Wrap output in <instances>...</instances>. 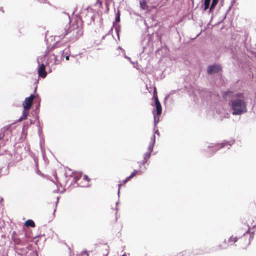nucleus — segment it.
<instances>
[{
    "label": "nucleus",
    "mask_w": 256,
    "mask_h": 256,
    "mask_svg": "<svg viewBox=\"0 0 256 256\" xmlns=\"http://www.w3.org/2000/svg\"><path fill=\"white\" fill-rule=\"evenodd\" d=\"M228 105L233 115L241 116L247 112L246 98L242 93L234 94Z\"/></svg>",
    "instance_id": "f257e3e1"
},
{
    "label": "nucleus",
    "mask_w": 256,
    "mask_h": 256,
    "mask_svg": "<svg viewBox=\"0 0 256 256\" xmlns=\"http://www.w3.org/2000/svg\"><path fill=\"white\" fill-rule=\"evenodd\" d=\"M60 32L58 36L60 38H64L66 36V38L70 42H74L78 40L82 34L83 31L80 26L78 24L72 26L68 30L66 28H60Z\"/></svg>",
    "instance_id": "f03ea898"
},
{
    "label": "nucleus",
    "mask_w": 256,
    "mask_h": 256,
    "mask_svg": "<svg viewBox=\"0 0 256 256\" xmlns=\"http://www.w3.org/2000/svg\"><path fill=\"white\" fill-rule=\"evenodd\" d=\"M45 54L40 56L37 58H36V62L38 64V76L42 78H44L46 77L47 75V72L46 71V66L43 63L44 61V60L46 57V55L48 54V52L46 51Z\"/></svg>",
    "instance_id": "7ed1b4c3"
},
{
    "label": "nucleus",
    "mask_w": 256,
    "mask_h": 256,
    "mask_svg": "<svg viewBox=\"0 0 256 256\" xmlns=\"http://www.w3.org/2000/svg\"><path fill=\"white\" fill-rule=\"evenodd\" d=\"M234 142V140H230L229 141H224L221 144H210L208 146V148H213L215 152L217 151L218 149L223 148L226 146H228V148H230V146H231Z\"/></svg>",
    "instance_id": "20e7f679"
},
{
    "label": "nucleus",
    "mask_w": 256,
    "mask_h": 256,
    "mask_svg": "<svg viewBox=\"0 0 256 256\" xmlns=\"http://www.w3.org/2000/svg\"><path fill=\"white\" fill-rule=\"evenodd\" d=\"M60 60L54 54H50L48 58L46 64L49 66L58 64L60 63Z\"/></svg>",
    "instance_id": "39448f33"
},
{
    "label": "nucleus",
    "mask_w": 256,
    "mask_h": 256,
    "mask_svg": "<svg viewBox=\"0 0 256 256\" xmlns=\"http://www.w3.org/2000/svg\"><path fill=\"white\" fill-rule=\"evenodd\" d=\"M34 97V94H31L29 97L25 98L23 103V106L24 110H29L31 108Z\"/></svg>",
    "instance_id": "423d86ee"
},
{
    "label": "nucleus",
    "mask_w": 256,
    "mask_h": 256,
    "mask_svg": "<svg viewBox=\"0 0 256 256\" xmlns=\"http://www.w3.org/2000/svg\"><path fill=\"white\" fill-rule=\"evenodd\" d=\"M22 160L21 156L18 153H15L12 157L11 161L8 164V169L14 166L16 164Z\"/></svg>",
    "instance_id": "0eeeda50"
},
{
    "label": "nucleus",
    "mask_w": 256,
    "mask_h": 256,
    "mask_svg": "<svg viewBox=\"0 0 256 256\" xmlns=\"http://www.w3.org/2000/svg\"><path fill=\"white\" fill-rule=\"evenodd\" d=\"M153 98L154 101V105L156 108V114L160 116L162 112V108L161 104L158 100L157 95L155 94H154Z\"/></svg>",
    "instance_id": "6e6552de"
},
{
    "label": "nucleus",
    "mask_w": 256,
    "mask_h": 256,
    "mask_svg": "<svg viewBox=\"0 0 256 256\" xmlns=\"http://www.w3.org/2000/svg\"><path fill=\"white\" fill-rule=\"evenodd\" d=\"M220 70L221 68L219 65L213 64L208 66L207 72L209 74H212L218 72Z\"/></svg>",
    "instance_id": "1a4fd4ad"
},
{
    "label": "nucleus",
    "mask_w": 256,
    "mask_h": 256,
    "mask_svg": "<svg viewBox=\"0 0 256 256\" xmlns=\"http://www.w3.org/2000/svg\"><path fill=\"white\" fill-rule=\"evenodd\" d=\"M140 8L144 10H147L148 8V6L147 5V2L146 0H140Z\"/></svg>",
    "instance_id": "9d476101"
},
{
    "label": "nucleus",
    "mask_w": 256,
    "mask_h": 256,
    "mask_svg": "<svg viewBox=\"0 0 256 256\" xmlns=\"http://www.w3.org/2000/svg\"><path fill=\"white\" fill-rule=\"evenodd\" d=\"M60 52H62L61 56H60V59H62L64 56H66L68 54H70V50L68 48H65L64 50H60Z\"/></svg>",
    "instance_id": "9b49d317"
},
{
    "label": "nucleus",
    "mask_w": 256,
    "mask_h": 256,
    "mask_svg": "<svg viewBox=\"0 0 256 256\" xmlns=\"http://www.w3.org/2000/svg\"><path fill=\"white\" fill-rule=\"evenodd\" d=\"M28 110H26L24 109L22 112V116L19 118L20 121L26 118L28 115Z\"/></svg>",
    "instance_id": "f8f14e48"
},
{
    "label": "nucleus",
    "mask_w": 256,
    "mask_h": 256,
    "mask_svg": "<svg viewBox=\"0 0 256 256\" xmlns=\"http://www.w3.org/2000/svg\"><path fill=\"white\" fill-rule=\"evenodd\" d=\"M24 225L26 226H30L32 228H34L35 226L34 222L32 220H28L26 221Z\"/></svg>",
    "instance_id": "ddd939ff"
},
{
    "label": "nucleus",
    "mask_w": 256,
    "mask_h": 256,
    "mask_svg": "<svg viewBox=\"0 0 256 256\" xmlns=\"http://www.w3.org/2000/svg\"><path fill=\"white\" fill-rule=\"evenodd\" d=\"M13 241L15 244L20 246H24L25 244L24 242H22L19 238H14Z\"/></svg>",
    "instance_id": "4468645a"
},
{
    "label": "nucleus",
    "mask_w": 256,
    "mask_h": 256,
    "mask_svg": "<svg viewBox=\"0 0 256 256\" xmlns=\"http://www.w3.org/2000/svg\"><path fill=\"white\" fill-rule=\"evenodd\" d=\"M211 0H204V10H208L210 6Z\"/></svg>",
    "instance_id": "2eb2a0df"
},
{
    "label": "nucleus",
    "mask_w": 256,
    "mask_h": 256,
    "mask_svg": "<svg viewBox=\"0 0 256 256\" xmlns=\"http://www.w3.org/2000/svg\"><path fill=\"white\" fill-rule=\"evenodd\" d=\"M218 2V0H212V3L210 6V11L212 10V9H214V8L216 6Z\"/></svg>",
    "instance_id": "dca6fc26"
},
{
    "label": "nucleus",
    "mask_w": 256,
    "mask_h": 256,
    "mask_svg": "<svg viewBox=\"0 0 256 256\" xmlns=\"http://www.w3.org/2000/svg\"><path fill=\"white\" fill-rule=\"evenodd\" d=\"M238 239V238H237L236 236L233 237L232 236H230L229 238V239L228 240V242H229V243H230V242L234 243V242H237Z\"/></svg>",
    "instance_id": "f3484780"
},
{
    "label": "nucleus",
    "mask_w": 256,
    "mask_h": 256,
    "mask_svg": "<svg viewBox=\"0 0 256 256\" xmlns=\"http://www.w3.org/2000/svg\"><path fill=\"white\" fill-rule=\"evenodd\" d=\"M151 156V152H147L145 153L144 155V159L148 162V159L150 158Z\"/></svg>",
    "instance_id": "a211bd4d"
},
{
    "label": "nucleus",
    "mask_w": 256,
    "mask_h": 256,
    "mask_svg": "<svg viewBox=\"0 0 256 256\" xmlns=\"http://www.w3.org/2000/svg\"><path fill=\"white\" fill-rule=\"evenodd\" d=\"M190 256V252H187L186 251L182 252L176 255V256Z\"/></svg>",
    "instance_id": "6ab92c4d"
},
{
    "label": "nucleus",
    "mask_w": 256,
    "mask_h": 256,
    "mask_svg": "<svg viewBox=\"0 0 256 256\" xmlns=\"http://www.w3.org/2000/svg\"><path fill=\"white\" fill-rule=\"evenodd\" d=\"M154 144L150 142L148 147V152H152L153 151V148Z\"/></svg>",
    "instance_id": "aec40b11"
},
{
    "label": "nucleus",
    "mask_w": 256,
    "mask_h": 256,
    "mask_svg": "<svg viewBox=\"0 0 256 256\" xmlns=\"http://www.w3.org/2000/svg\"><path fill=\"white\" fill-rule=\"evenodd\" d=\"M159 122V117L156 116L155 114H154V125L156 126Z\"/></svg>",
    "instance_id": "412c9836"
},
{
    "label": "nucleus",
    "mask_w": 256,
    "mask_h": 256,
    "mask_svg": "<svg viewBox=\"0 0 256 256\" xmlns=\"http://www.w3.org/2000/svg\"><path fill=\"white\" fill-rule=\"evenodd\" d=\"M138 170H134V172L130 174V177L132 178L136 174L137 172H138Z\"/></svg>",
    "instance_id": "4be33fe9"
},
{
    "label": "nucleus",
    "mask_w": 256,
    "mask_h": 256,
    "mask_svg": "<svg viewBox=\"0 0 256 256\" xmlns=\"http://www.w3.org/2000/svg\"><path fill=\"white\" fill-rule=\"evenodd\" d=\"M120 21V14L119 12L117 13L116 16V22H118Z\"/></svg>",
    "instance_id": "5701e85b"
},
{
    "label": "nucleus",
    "mask_w": 256,
    "mask_h": 256,
    "mask_svg": "<svg viewBox=\"0 0 256 256\" xmlns=\"http://www.w3.org/2000/svg\"><path fill=\"white\" fill-rule=\"evenodd\" d=\"M156 142V136L154 134H153L152 137L150 138V142L154 144Z\"/></svg>",
    "instance_id": "b1692460"
},
{
    "label": "nucleus",
    "mask_w": 256,
    "mask_h": 256,
    "mask_svg": "<svg viewBox=\"0 0 256 256\" xmlns=\"http://www.w3.org/2000/svg\"><path fill=\"white\" fill-rule=\"evenodd\" d=\"M148 162L144 160V159L141 162H138L139 163V166L140 168L142 167V165H144L145 164H146Z\"/></svg>",
    "instance_id": "393cba45"
},
{
    "label": "nucleus",
    "mask_w": 256,
    "mask_h": 256,
    "mask_svg": "<svg viewBox=\"0 0 256 256\" xmlns=\"http://www.w3.org/2000/svg\"><path fill=\"white\" fill-rule=\"evenodd\" d=\"M115 30H116V34L118 35V39L119 40L120 39V37H119V31H120L119 28L116 27L115 28Z\"/></svg>",
    "instance_id": "a878e982"
},
{
    "label": "nucleus",
    "mask_w": 256,
    "mask_h": 256,
    "mask_svg": "<svg viewBox=\"0 0 256 256\" xmlns=\"http://www.w3.org/2000/svg\"><path fill=\"white\" fill-rule=\"evenodd\" d=\"M44 142V140H40V146L41 150H42V152H43V148H42V144Z\"/></svg>",
    "instance_id": "bb28decb"
},
{
    "label": "nucleus",
    "mask_w": 256,
    "mask_h": 256,
    "mask_svg": "<svg viewBox=\"0 0 256 256\" xmlns=\"http://www.w3.org/2000/svg\"><path fill=\"white\" fill-rule=\"evenodd\" d=\"M131 178L129 176L127 177L125 180H124L123 182L126 183Z\"/></svg>",
    "instance_id": "cd10ccee"
},
{
    "label": "nucleus",
    "mask_w": 256,
    "mask_h": 256,
    "mask_svg": "<svg viewBox=\"0 0 256 256\" xmlns=\"http://www.w3.org/2000/svg\"><path fill=\"white\" fill-rule=\"evenodd\" d=\"M122 186V184H118V196H120V188Z\"/></svg>",
    "instance_id": "c85d7f7f"
},
{
    "label": "nucleus",
    "mask_w": 256,
    "mask_h": 256,
    "mask_svg": "<svg viewBox=\"0 0 256 256\" xmlns=\"http://www.w3.org/2000/svg\"><path fill=\"white\" fill-rule=\"evenodd\" d=\"M84 180H88V181H89V180H90V178H88V176H86V175H84Z\"/></svg>",
    "instance_id": "c756f323"
},
{
    "label": "nucleus",
    "mask_w": 256,
    "mask_h": 256,
    "mask_svg": "<svg viewBox=\"0 0 256 256\" xmlns=\"http://www.w3.org/2000/svg\"><path fill=\"white\" fill-rule=\"evenodd\" d=\"M36 173L38 174H40V176H42L43 174L38 170H36Z\"/></svg>",
    "instance_id": "7c9ffc66"
},
{
    "label": "nucleus",
    "mask_w": 256,
    "mask_h": 256,
    "mask_svg": "<svg viewBox=\"0 0 256 256\" xmlns=\"http://www.w3.org/2000/svg\"><path fill=\"white\" fill-rule=\"evenodd\" d=\"M38 2L41 3H44L46 2V0H38Z\"/></svg>",
    "instance_id": "2f4dec72"
},
{
    "label": "nucleus",
    "mask_w": 256,
    "mask_h": 256,
    "mask_svg": "<svg viewBox=\"0 0 256 256\" xmlns=\"http://www.w3.org/2000/svg\"><path fill=\"white\" fill-rule=\"evenodd\" d=\"M65 58H66V60H69V58H70V54H67L66 56H64Z\"/></svg>",
    "instance_id": "473e14b6"
},
{
    "label": "nucleus",
    "mask_w": 256,
    "mask_h": 256,
    "mask_svg": "<svg viewBox=\"0 0 256 256\" xmlns=\"http://www.w3.org/2000/svg\"><path fill=\"white\" fill-rule=\"evenodd\" d=\"M124 58H127L128 60L131 63L133 64V62L130 60V58H129L128 56H127L126 55L124 56Z\"/></svg>",
    "instance_id": "72a5a7b5"
},
{
    "label": "nucleus",
    "mask_w": 256,
    "mask_h": 256,
    "mask_svg": "<svg viewBox=\"0 0 256 256\" xmlns=\"http://www.w3.org/2000/svg\"><path fill=\"white\" fill-rule=\"evenodd\" d=\"M74 178L75 180V182H76L79 179V177H78V176H74Z\"/></svg>",
    "instance_id": "f704fd0d"
},
{
    "label": "nucleus",
    "mask_w": 256,
    "mask_h": 256,
    "mask_svg": "<svg viewBox=\"0 0 256 256\" xmlns=\"http://www.w3.org/2000/svg\"><path fill=\"white\" fill-rule=\"evenodd\" d=\"M236 0H231L232 5L235 2Z\"/></svg>",
    "instance_id": "c9c22d12"
},
{
    "label": "nucleus",
    "mask_w": 256,
    "mask_h": 256,
    "mask_svg": "<svg viewBox=\"0 0 256 256\" xmlns=\"http://www.w3.org/2000/svg\"><path fill=\"white\" fill-rule=\"evenodd\" d=\"M155 134H159V132H158V130H156L155 132H154Z\"/></svg>",
    "instance_id": "e433bc0d"
},
{
    "label": "nucleus",
    "mask_w": 256,
    "mask_h": 256,
    "mask_svg": "<svg viewBox=\"0 0 256 256\" xmlns=\"http://www.w3.org/2000/svg\"><path fill=\"white\" fill-rule=\"evenodd\" d=\"M58 200H59V198H58H58H57V200H56V205L58 204Z\"/></svg>",
    "instance_id": "4c0bfd02"
},
{
    "label": "nucleus",
    "mask_w": 256,
    "mask_h": 256,
    "mask_svg": "<svg viewBox=\"0 0 256 256\" xmlns=\"http://www.w3.org/2000/svg\"><path fill=\"white\" fill-rule=\"evenodd\" d=\"M253 74V76L254 77V76L256 77V72L254 74Z\"/></svg>",
    "instance_id": "58836bf2"
},
{
    "label": "nucleus",
    "mask_w": 256,
    "mask_h": 256,
    "mask_svg": "<svg viewBox=\"0 0 256 256\" xmlns=\"http://www.w3.org/2000/svg\"><path fill=\"white\" fill-rule=\"evenodd\" d=\"M83 252H84V253L86 254V255L88 256V252L87 251H86V252L84 251Z\"/></svg>",
    "instance_id": "ea45409f"
},
{
    "label": "nucleus",
    "mask_w": 256,
    "mask_h": 256,
    "mask_svg": "<svg viewBox=\"0 0 256 256\" xmlns=\"http://www.w3.org/2000/svg\"><path fill=\"white\" fill-rule=\"evenodd\" d=\"M122 256H126V254H124L122 255Z\"/></svg>",
    "instance_id": "a19ab883"
},
{
    "label": "nucleus",
    "mask_w": 256,
    "mask_h": 256,
    "mask_svg": "<svg viewBox=\"0 0 256 256\" xmlns=\"http://www.w3.org/2000/svg\"><path fill=\"white\" fill-rule=\"evenodd\" d=\"M56 210V209L55 208V209L54 210V212H55Z\"/></svg>",
    "instance_id": "79ce46f5"
},
{
    "label": "nucleus",
    "mask_w": 256,
    "mask_h": 256,
    "mask_svg": "<svg viewBox=\"0 0 256 256\" xmlns=\"http://www.w3.org/2000/svg\"><path fill=\"white\" fill-rule=\"evenodd\" d=\"M30 124H32V120H30Z\"/></svg>",
    "instance_id": "37998d69"
},
{
    "label": "nucleus",
    "mask_w": 256,
    "mask_h": 256,
    "mask_svg": "<svg viewBox=\"0 0 256 256\" xmlns=\"http://www.w3.org/2000/svg\"><path fill=\"white\" fill-rule=\"evenodd\" d=\"M18 250V248H16V250Z\"/></svg>",
    "instance_id": "c03bdc74"
},
{
    "label": "nucleus",
    "mask_w": 256,
    "mask_h": 256,
    "mask_svg": "<svg viewBox=\"0 0 256 256\" xmlns=\"http://www.w3.org/2000/svg\"><path fill=\"white\" fill-rule=\"evenodd\" d=\"M118 49H122L120 46L118 47Z\"/></svg>",
    "instance_id": "a18cd8bd"
},
{
    "label": "nucleus",
    "mask_w": 256,
    "mask_h": 256,
    "mask_svg": "<svg viewBox=\"0 0 256 256\" xmlns=\"http://www.w3.org/2000/svg\"><path fill=\"white\" fill-rule=\"evenodd\" d=\"M118 202H116V204L118 205Z\"/></svg>",
    "instance_id": "49530a36"
},
{
    "label": "nucleus",
    "mask_w": 256,
    "mask_h": 256,
    "mask_svg": "<svg viewBox=\"0 0 256 256\" xmlns=\"http://www.w3.org/2000/svg\"><path fill=\"white\" fill-rule=\"evenodd\" d=\"M52 48H54V46H53Z\"/></svg>",
    "instance_id": "de8ad7c7"
}]
</instances>
